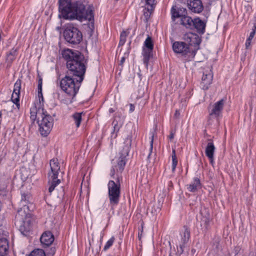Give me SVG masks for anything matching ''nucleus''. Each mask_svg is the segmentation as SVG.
I'll return each instance as SVG.
<instances>
[{"label":"nucleus","instance_id":"1","mask_svg":"<svg viewBox=\"0 0 256 256\" xmlns=\"http://www.w3.org/2000/svg\"><path fill=\"white\" fill-rule=\"evenodd\" d=\"M59 16L64 20L83 19L91 20L94 18L92 10L86 9L87 0H58Z\"/></svg>","mask_w":256,"mask_h":256},{"label":"nucleus","instance_id":"2","mask_svg":"<svg viewBox=\"0 0 256 256\" xmlns=\"http://www.w3.org/2000/svg\"><path fill=\"white\" fill-rule=\"evenodd\" d=\"M30 194H22L20 205L22 206L17 212L15 217V224L19 226V230L24 236H27L32 229V218L30 212L34 206Z\"/></svg>","mask_w":256,"mask_h":256},{"label":"nucleus","instance_id":"3","mask_svg":"<svg viewBox=\"0 0 256 256\" xmlns=\"http://www.w3.org/2000/svg\"><path fill=\"white\" fill-rule=\"evenodd\" d=\"M62 58L66 61L68 70L66 74L84 79L86 71L84 57L78 51L68 48L62 51Z\"/></svg>","mask_w":256,"mask_h":256},{"label":"nucleus","instance_id":"4","mask_svg":"<svg viewBox=\"0 0 256 256\" xmlns=\"http://www.w3.org/2000/svg\"><path fill=\"white\" fill-rule=\"evenodd\" d=\"M30 119L37 120L40 134L46 136L50 132L54 124V118L44 108L32 106L30 108Z\"/></svg>","mask_w":256,"mask_h":256},{"label":"nucleus","instance_id":"5","mask_svg":"<svg viewBox=\"0 0 256 256\" xmlns=\"http://www.w3.org/2000/svg\"><path fill=\"white\" fill-rule=\"evenodd\" d=\"M83 80V78L74 77L66 74L60 81V88L70 98L73 99L78 93Z\"/></svg>","mask_w":256,"mask_h":256},{"label":"nucleus","instance_id":"6","mask_svg":"<svg viewBox=\"0 0 256 256\" xmlns=\"http://www.w3.org/2000/svg\"><path fill=\"white\" fill-rule=\"evenodd\" d=\"M63 36L66 42L72 45L80 44L82 40V32L73 24H68L65 26Z\"/></svg>","mask_w":256,"mask_h":256},{"label":"nucleus","instance_id":"7","mask_svg":"<svg viewBox=\"0 0 256 256\" xmlns=\"http://www.w3.org/2000/svg\"><path fill=\"white\" fill-rule=\"evenodd\" d=\"M120 178L118 176L116 182L110 180L108 184V196L112 208L116 206L120 202Z\"/></svg>","mask_w":256,"mask_h":256},{"label":"nucleus","instance_id":"8","mask_svg":"<svg viewBox=\"0 0 256 256\" xmlns=\"http://www.w3.org/2000/svg\"><path fill=\"white\" fill-rule=\"evenodd\" d=\"M51 172H48L50 180H52L50 185L48 188V192L51 193L60 182V180L58 176L60 170V166L58 160H52L50 162Z\"/></svg>","mask_w":256,"mask_h":256},{"label":"nucleus","instance_id":"9","mask_svg":"<svg viewBox=\"0 0 256 256\" xmlns=\"http://www.w3.org/2000/svg\"><path fill=\"white\" fill-rule=\"evenodd\" d=\"M132 142V136L131 134L128 135L124 140V146L122 150L120 152V156L118 162V169L117 171L122 173L124 168L126 162V156H128L130 148H131Z\"/></svg>","mask_w":256,"mask_h":256},{"label":"nucleus","instance_id":"10","mask_svg":"<svg viewBox=\"0 0 256 256\" xmlns=\"http://www.w3.org/2000/svg\"><path fill=\"white\" fill-rule=\"evenodd\" d=\"M183 40L186 45L192 48L191 58H194L196 52L200 48L201 43V38L196 34L188 32L186 34L183 36Z\"/></svg>","mask_w":256,"mask_h":256},{"label":"nucleus","instance_id":"11","mask_svg":"<svg viewBox=\"0 0 256 256\" xmlns=\"http://www.w3.org/2000/svg\"><path fill=\"white\" fill-rule=\"evenodd\" d=\"M172 49L174 52L180 54L184 56V62H189L194 58H191L192 48L188 46L184 42H175L172 44Z\"/></svg>","mask_w":256,"mask_h":256},{"label":"nucleus","instance_id":"12","mask_svg":"<svg viewBox=\"0 0 256 256\" xmlns=\"http://www.w3.org/2000/svg\"><path fill=\"white\" fill-rule=\"evenodd\" d=\"M226 100L222 98L215 102L211 107H208V111L210 118L218 120L222 116V112Z\"/></svg>","mask_w":256,"mask_h":256},{"label":"nucleus","instance_id":"13","mask_svg":"<svg viewBox=\"0 0 256 256\" xmlns=\"http://www.w3.org/2000/svg\"><path fill=\"white\" fill-rule=\"evenodd\" d=\"M184 230L182 234V238L180 241V248H178L177 252L179 255L182 254L184 251V248L186 244L188 242L190 238V230L186 227L184 226Z\"/></svg>","mask_w":256,"mask_h":256},{"label":"nucleus","instance_id":"14","mask_svg":"<svg viewBox=\"0 0 256 256\" xmlns=\"http://www.w3.org/2000/svg\"><path fill=\"white\" fill-rule=\"evenodd\" d=\"M212 74L211 70H207L203 72V76L202 78L200 83L201 86L204 90H208L209 86L211 84L212 80Z\"/></svg>","mask_w":256,"mask_h":256},{"label":"nucleus","instance_id":"15","mask_svg":"<svg viewBox=\"0 0 256 256\" xmlns=\"http://www.w3.org/2000/svg\"><path fill=\"white\" fill-rule=\"evenodd\" d=\"M188 8L194 13H200L204 10V6L201 0H189Z\"/></svg>","mask_w":256,"mask_h":256},{"label":"nucleus","instance_id":"16","mask_svg":"<svg viewBox=\"0 0 256 256\" xmlns=\"http://www.w3.org/2000/svg\"><path fill=\"white\" fill-rule=\"evenodd\" d=\"M40 242L44 248L50 246L54 241V236L50 231L45 232L40 238Z\"/></svg>","mask_w":256,"mask_h":256},{"label":"nucleus","instance_id":"17","mask_svg":"<svg viewBox=\"0 0 256 256\" xmlns=\"http://www.w3.org/2000/svg\"><path fill=\"white\" fill-rule=\"evenodd\" d=\"M206 148V156L208 158L210 163L212 164L214 161V153L216 148L212 139H208Z\"/></svg>","mask_w":256,"mask_h":256},{"label":"nucleus","instance_id":"18","mask_svg":"<svg viewBox=\"0 0 256 256\" xmlns=\"http://www.w3.org/2000/svg\"><path fill=\"white\" fill-rule=\"evenodd\" d=\"M192 25V29L194 28L199 34H203L205 32L206 23L199 18L194 19Z\"/></svg>","mask_w":256,"mask_h":256},{"label":"nucleus","instance_id":"19","mask_svg":"<svg viewBox=\"0 0 256 256\" xmlns=\"http://www.w3.org/2000/svg\"><path fill=\"white\" fill-rule=\"evenodd\" d=\"M18 48H13L6 53V67H10L12 64L15 60L18 54Z\"/></svg>","mask_w":256,"mask_h":256},{"label":"nucleus","instance_id":"20","mask_svg":"<svg viewBox=\"0 0 256 256\" xmlns=\"http://www.w3.org/2000/svg\"><path fill=\"white\" fill-rule=\"evenodd\" d=\"M186 188L190 192H196L202 188L200 180L198 178H194L192 182L190 184L186 185Z\"/></svg>","mask_w":256,"mask_h":256},{"label":"nucleus","instance_id":"21","mask_svg":"<svg viewBox=\"0 0 256 256\" xmlns=\"http://www.w3.org/2000/svg\"><path fill=\"white\" fill-rule=\"evenodd\" d=\"M152 50L146 49V48H142V55L143 56V62L146 68L148 67L150 60L152 57Z\"/></svg>","mask_w":256,"mask_h":256},{"label":"nucleus","instance_id":"22","mask_svg":"<svg viewBox=\"0 0 256 256\" xmlns=\"http://www.w3.org/2000/svg\"><path fill=\"white\" fill-rule=\"evenodd\" d=\"M8 244L6 238L0 239V256H5L8 252Z\"/></svg>","mask_w":256,"mask_h":256},{"label":"nucleus","instance_id":"23","mask_svg":"<svg viewBox=\"0 0 256 256\" xmlns=\"http://www.w3.org/2000/svg\"><path fill=\"white\" fill-rule=\"evenodd\" d=\"M194 20L190 16H186L185 14L182 15L180 18V24L186 28L192 30V23Z\"/></svg>","mask_w":256,"mask_h":256},{"label":"nucleus","instance_id":"24","mask_svg":"<svg viewBox=\"0 0 256 256\" xmlns=\"http://www.w3.org/2000/svg\"><path fill=\"white\" fill-rule=\"evenodd\" d=\"M82 112H75L72 116V118H73L77 128H78L80 124L82 119Z\"/></svg>","mask_w":256,"mask_h":256},{"label":"nucleus","instance_id":"25","mask_svg":"<svg viewBox=\"0 0 256 256\" xmlns=\"http://www.w3.org/2000/svg\"><path fill=\"white\" fill-rule=\"evenodd\" d=\"M143 48L148 50H154V42L152 40V38L149 36H148L147 38L145 40Z\"/></svg>","mask_w":256,"mask_h":256},{"label":"nucleus","instance_id":"26","mask_svg":"<svg viewBox=\"0 0 256 256\" xmlns=\"http://www.w3.org/2000/svg\"><path fill=\"white\" fill-rule=\"evenodd\" d=\"M172 172H174L177 164H178V160H177V158H176V156L175 148L172 149Z\"/></svg>","mask_w":256,"mask_h":256},{"label":"nucleus","instance_id":"27","mask_svg":"<svg viewBox=\"0 0 256 256\" xmlns=\"http://www.w3.org/2000/svg\"><path fill=\"white\" fill-rule=\"evenodd\" d=\"M20 92H13L11 97L12 101L16 104L18 108L20 106Z\"/></svg>","mask_w":256,"mask_h":256},{"label":"nucleus","instance_id":"28","mask_svg":"<svg viewBox=\"0 0 256 256\" xmlns=\"http://www.w3.org/2000/svg\"><path fill=\"white\" fill-rule=\"evenodd\" d=\"M210 218L208 216H203L200 222V225L203 226L202 228L204 230H207L208 228L210 225Z\"/></svg>","mask_w":256,"mask_h":256},{"label":"nucleus","instance_id":"29","mask_svg":"<svg viewBox=\"0 0 256 256\" xmlns=\"http://www.w3.org/2000/svg\"><path fill=\"white\" fill-rule=\"evenodd\" d=\"M29 256H46V254L42 249H36L32 251Z\"/></svg>","mask_w":256,"mask_h":256},{"label":"nucleus","instance_id":"30","mask_svg":"<svg viewBox=\"0 0 256 256\" xmlns=\"http://www.w3.org/2000/svg\"><path fill=\"white\" fill-rule=\"evenodd\" d=\"M128 34L126 31H122L120 35V40L119 42V46H123L126 41Z\"/></svg>","mask_w":256,"mask_h":256},{"label":"nucleus","instance_id":"31","mask_svg":"<svg viewBox=\"0 0 256 256\" xmlns=\"http://www.w3.org/2000/svg\"><path fill=\"white\" fill-rule=\"evenodd\" d=\"M172 12V18L173 20H174L176 18H181L183 14H180V12L172 8L171 11Z\"/></svg>","mask_w":256,"mask_h":256},{"label":"nucleus","instance_id":"32","mask_svg":"<svg viewBox=\"0 0 256 256\" xmlns=\"http://www.w3.org/2000/svg\"><path fill=\"white\" fill-rule=\"evenodd\" d=\"M21 84L22 80L20 79L17 80L14 84L13 92H18V93H20V90L21 89Z\"/></svg>","mask_w":256,"mask_h":256},{"label":"nucleus","instance_id":"33","mask_svg":"<svg viewBox=\"0 0 256 256\" xmlns=\"http://www.w3.org/2000/svg\"><path fill=\"white\" fill-rule=\"evenodd\" d=\"M115 240L114 236H112L106 244L104 246L103 250L104 251L107 250L110 246H112Z\"/></svg>","mask_w":256,"mask_h":256},{"label":"nucleus","instance_id":"34","mask_svg":"<svg viewBox=\"0 0 256 256\" xmlns=\"http://www.w3.org/2000/svg\"><path fill=\"white\" fill-rule=\"evenodd\" d=\"M152 10H150V8H148L147 9H144V15L146 18H148L150 16L152 12Z\"/></svg>","mask_w":256,"mask_h":256},{"label":"nucleus","instance_id":"35","mask_svg":"<svg viewBox=\"0 0 256 256\" xmlns=\"http://www.w3.org/2000/svg\"><path fill=\"white\" fill-rule=\"evenodd\" d=\"M155 0H146V4L150 6V10H153L154 8Z\"/></svg>","mask_w":256,"mask_h":256},{"label":"nucleus","instance_id":"36","mask_svg":"<svg viewBox=\"0 0 256 256\" xmlns=\"http://www.w3.org/2000/svg\"><path fill=\"white\" fill-rule=\"evenodd\" d=\"M38 96L39 98V104H38L37 105H35L34 106H40L41 108H43L42 106L41 105V100L40 98L43 97L42 94V90H41V93H39V90H38Z\"/></svg>","mask_w":256,"mask_h":256},{"label":"nucleus","instance_id":"37","mask_svg":"<svg viewBox=\"0 0 256 256\" xmlns=\"http://www.w3.org/2000/svg\"><path fill=\"white\" fill-rule=\"evenodd\" d=\"M42 79L41 77H39L38 81V90H39V93H41V90H42Z\"/></svg>","mask_w":256,"mask_h":256},{"label":"nucleus","instance_id":"38","mask_svg":"<svg viewBox=\"0 0 256 256\" xmlns=\"http://www.w3.org/2000/svg\"><path fill=\"white\" fill-rule=\"evenodd\" d=\"M240 250H241V247L240 246H236L232 250V252L234 253V256L237 255L239 253V252H240Z\"/></svg>","mask_w":256,"mask_h":256},{"label":"nucleus","instance_id":"39","mask_svg":"<svg viewBox=\"0 0 256 256\" xmlns=\"http://www.w3.org/2000/svg\"><path fill=\"white\" fill-rule=\"evenodd\" d=\"M153 142H154V136H152L151 140H150V152L149 153L148 156V159H149L152 150L153 148Z\"/></svg>","mask_w":256,"mask_h":256},{"label":"nucleus","instance_id":"40","mask_svg":"<svg viewBox=\"0 0 256 256\" xmlns=\"http://www.w3.org/2000/svg\"><path fill=\"white\" fill-rule=\"evenodd\" d=\"M255 34H256V32H254V30H252L248 38L247 39L249 40H252L254 38V37L255 35Z\"/></svg>","mask_w":256,"mask_h":256},{"label":"nucleus","instance_id":"41","mask_svg":"<svg viewBox=\"0 0 256 256\" xmlns=\"http://www.w3.org/2000/svg\"><path fill=\"white\" fill-rule=\"evenodd\" d=\"M115 169L114 167H112L110 169V176L112 178H114V175H115Z\"/></svg>","mask_w":256,"mask_h":256},{"label":"nucleus","instance_id":"42","mask_svg":"<svg viewBox=\"0 0 256 256\" xmlns=\"http://www.w3.org/2000/svg\"><path fill=\"white\" fill-rule=\"evenodd\" d=\"M134 106L132 104H130V112H133L134 110Z\"/></svg>","mask_w":256,"mask_h":256},{"label":"nucleus","instance_id":"43","mask_svg":"<svg viewBox=\"0 0 256 256\" xmlns=\"http://www.w3.org/2000/svg\"><path fill=\"white\" fill-rule=\"evenodd\" d=\"M56 252V248H50V250L48 252V254L52 255H54Z\"/></svg>","mask_w":256,"mask_h":256},{"label":"nucleus","instance_id":"44","mask_svg":"<svg viewBox=\"0 0 256 256\" xmlns=\"http://www.w3.org/2000/svg\"><path fill=\"white\" fill-rule=\"evenodd\" d=\"M250 43H251V40L247 39L246 40V48H248V47L250 45Z\"/></svg>","mask_w":256,"mask_h":256},{"label":"nucleus","instance_id":"45","mask_svg":"<svg viewBox=\"0 0 256 256\" xmlns=\"http://www.w3.org/2000/svg\"><path fill=\"white\" fill-rule=\"evenodd\" d=\"M174 138V134L172 132L169 136V138L170 140L173 139Z\"/></svg>","mask_w":256,"mask_h":256},{"label":"nucleus","instance_id":"46","mask_svg":"<svg viewBox=\"0 0 256 256\" xmlns=\"http://www.w3.org/2000/svg\"><path fill=\"white\" fill-rule=\"evenodd\" d=\"M124 61H125L124 57H122L120 60V64H122L124 62Z\"/></svg>","mask_w":256,"mask_h":256},{"label":"nucleus","instance_id":"47","mask_svg":"<svg viewBox=\"0 0 256 256\" xmlns=\"http://www.w3.org/2000/svg\"><path fill=\"white\" fill-rule=\"evenodd\" d=\"M252 30H254V32H256V22H254V26H253V28Z\"/></svg>","mask_w":256,"mask_h":256},{"label":"nucleus","instance_id":"48","mask_svg":"<svg viewBox=\"0 0 256 256\" xmlns=\"http://www.w3.org/2000/svg\"><path fill=\"white\" fill-rule=\"evenodd\" d=\"M114 112V110L112 108H110L109 109L110 113H113Z\"/></svg>","mask_w":256,"mask_h":256},{"label":"nucleus","instance_id":"49","mask_svg":"<svg viewBox=\"0 0 256 256\" xmlns=\"http://www.w3.org/2000/svg\"><path fill=\"white\" fill-rule=\"evenodd\" d=\"M142 230L140 234V233L138 234V238H139L140 240L141 239L142 236Z\"/></svg>","mask_w":256,"mask_h":256},{"label":"nucleus","instance_id":"50","mask_svg":"<svg viewBox=\"0 0 256 256\" xmlns=\"http://www.w3.org/2000/svg\"><path fill=\"white\" fill-rule=\"evenodd\" d=\"M40 100H41V104H43V102H44V97H42V98H40ZM41 105L42 106V104H41Z\"/></svg>","mask_w":256,"mask_h":256},{"label":"nucleus","instance_id":"51","mask_svg":"<svg viewBox=\"0 0 256 256\" xmlns=\"http://www.w3.org/2000/svg\"><path fill=\"white\" fill-rule=\"evenodd\" d=\"M180 114L178 112V110H176V113H175V114H174V115L176 116L177 114Z\"/></svg>","mask_w":256,"mask_h":256},{"label":"nucleus","instance_id":"52","mask_svg":"<svg viewBox=\"0 0 256 256\" xmlns=\"http://www.w3.org/2000/svg\"><path fill=\"white\" fill-rule=\"evenodd\" d=\"M252 256H256V254H252Z\"/></svg>","mask_w":256,"mask_h":256},{"label":"nucleus","instance_id":"53","mask_svg":"<svg viewBox=\"0 0 256 256\" xmlns=\"http://www.w3.org/2000/svg\"><path fill=\"white\" fill-rule=\"evenodd\" d=\"M107 256H114L111 255V254H108Z\"/></svg>","mask_w":256,"mask_h":256}]
</instances>
